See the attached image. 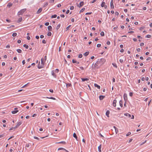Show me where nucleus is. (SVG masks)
Returning <instances> with one entry per match:
<instances>
[{
	"mask_svg": "<svg viewBox=\"0 0 152 152\" xmlns=\"http://www.w3.org/2000/svg\"><path fill=\"white\" fill-rule=\"evenodd\" d=\"M66 86H67V87H70L71 86V84L70 83L66 84Z\"/></svg>",
	"mask_w": 152,
	"mask_h": 152,
	"instance_id": "41",
	"label": "nucleus"
},
{
	"mask_svg": "<svg viewBox=\"0 0 152 152\" xmlns=\"http://www.w3.org/2000/svg\"><path fill=\"white\" fill-rule=\"evenodd\" d=\"M60 16L62 18H64L65 17V15L63 14L61 15Z\"/></svg>",
	"mask_w": 152,
	"mask_h": 152,
	"instance_id": "64",
	"label": "nucleus"
},
{
	"mask_svg": "<svg viewBox=\"0 0 152 152\" xmlns=\"http://www.w3.org/2000/svg\"><path fill=\"white\" fill-rule=\"evenodd\" d=\"M100 35L101 36H103L104 35V33L103 31H102L100 33Z\"/></svg>",
	"mask_w": 152,
	"mask_h": 152,
	"instance_id": "32",
	"label": "nucleus"
},
{
	"mask_svg": "<svg viewBox=\"0 0 152 152\" xmlns=\"http://www.w3.org/2000/svg\"><path fill=\"white\" fill-rule=\"evenodd\" d=\"M105 97V96H102V95L100 96H99V98L100 100H102Z\"/></svg>",
	"mask_w": 152,
	"mask_h": 152,
	"instance_id": "13",
	"label": "nucleus"
},
{
	"mask_svg": "<svg viewBox=\"0 0 152 152\" xmlns=\"http://www.w3.org/2000/svg\"><path fill=\"white\" fill-rule=\"evenodd\" d=\"M22 20V17H20V18H19L18 20V22L20 23L21 22Z\"/></svg>",
	"mask_w": 152,
	"mask_h": 152,
	"instance_id": "23",
	"label": "nucleus"
},
{
	"mask_svg": "<svg viewBox=\"0 0 152 152\" xmlns=\"http://www.w3.org/2000/svg\"><path fill=\"white\" fill-rule=\"evenodd\" d=\"M110 7L111 9H114V7L113 3H110Z\"/></svg>",
	"mask_w": 152,
	"mask_h": 152,
	"instance_id": "27",
	"label": "nucleus"
},
{
	"mask_svg": "<svg viewBox=\"0 0 152 152\" xmlns=\"http://www.w3.org/2000/svg\"><path fill=\"white\" fill-rule=\"evenodd\" d=\"M124 115L126 116H128L129 118H130L131 116V115L130 114L128 113L125 114Z\"/></svg>",
	"mask_w": 152,
	"mask_h": 152,
	"instance_id": "20",
	"label": "nucleus"
},
{
	"mask_svg": "<svg viewBox=\"0 0 152 152\" xmlns=\"http://www.w3.org/2000/svg\"><path fill=\"white\" fill-rule=\"evenodd\" d=\"M151 37V36L150 35H147L145 36V37L148 38H150Z\"/></svg>",
	"mask_w": 152,
	"mask_h": 152,
	"instance_id": "29",
	"label": "nucleus"
},
{
	"mask_svg": "<svg viewBox=\"0 0 152 152\" xmlns=\"http://www.w3.org/2000/svg\"><path fill=\"white\" fill-rule=\"evenodd\" d=\"M12 6V4H10L9 3L8 5H7V7H11Z\"/></svg>",
	"mask_w": 152,
	"mask_h": 152,
	"instance_id": "52",
	"label": "nucleus"
},
{
	"mask_svg": "<svg viewBox=\"0 0 152 152\" xmlns=\"http://www.w3.org/2000/svg\"><path fill=\"white\" fill-rule=\"evenodd\" d=\"M58 150V151L60 150H65V149L64 148H59Z\"/></svg>",
	"mask_w": 152,
	"mask_h": 152,
	"instance_id": "30",
	"label": "nucleus"
},
{
	"mask_svg": "<svg viewBox=\"0 0 152 152\" xmlns=\"http://www.w3.org/2000/svg\"><path fill=\"white\" fill-rule=\"evenodd\" d=\"M46 98H48V99H53V100H55L56 99L53 97H50V98H49V97H46Z\"/></svg>",
	"mask_w": 152,
	"mask_h": 152,
	"instance_id": "35",
	"label": "nucleus"
},
{
	"mask_svg": "<svg viewBox=\"0 0 152 152\" xmlns=\"http://www.w3.org/2000/svg\"><path fill=\"white\" fill-rule=\"evenodd\" d=\"M73 137H75L76 139V140H77V136L76 135V134L75 133H73Z\"/></svg>",
	"mask_w": 152,
	"mask_h": 152,
	"instance_id": "18",
	"label": "nucleus"
},
{
	"mask_svg": "<svg viewBox=\"0 0 152 152\" xmlns=\"http://www.w3.org/2000/svg\"><path fill=\"white\" fill-rule=\"evenodd\" d=\"M116 102H117V101L116 99H115L113 100V105L114 107H115L116 106Z\"/></svg>",
	"mask_w": 152,
	"mask_h": 152,
	"instance_id": "8",
	"label": "nucleus"
},
{
	"mask_svg": "<svg viewBox=\"0 0 152 152\" xmlns=\"http://www.w3.org/2000/svg\"><path fill=\"white\" fill-rule=\"evenodd\" d=\"M74 9V7L73 6H71L70 7V10H73Z\"/></svg>",
	"mask_w": 152,
	"mask_h": 152,
	"instance_id": "49",
	"label": "nucleus"
},
{
	"mask_svg": "<svg viewBox=\"0 0 152 152\" xmlns=\"http://www.w3.org/2000/svg\"><path fill=\"white\" fill-rule=\"evenodd\" d=\"M57 17V15H52L51 17V18H56Z\"/></svg>",
	"mask_w": 152,
	"mask_h": 152,
	"instance_id": "33",
	"label": "nucleus"
},
{
	"mask_svg": "<svg viewBox=\"0 0 152 152\" xmlns=\"http://www.w3.org/2000/svg\"><path fill=\"white\" fill-rule=\"evenodd\" d=\"M17 52L19 53H22V50L20 49H18L17 50Z\"/></svg>",
	"mask_w": 152,
	"mask_h": 152,
	"instance_id": "26",
	"label": "nucleus"
},
{
	"mask_svg": "<svg viewBox=\"0 0 152 152\" xmlns=\"http://www.w3.org/2000/svg\"><path fill=\"white\" fill-rule=\"evenodd\" d=\"M51 33L50 32H49L47 34V35L48 36H51Z\"/></svg>",
	"mask_w": 152,
	"mask_h": 152,
	"instance_id": "31",
	"label": "nucleus"
},
{
	"mask_svg": "<svg viewBox=\"0 0 152 152\" xmlns=\"http://www.w3.org/2000/svg\"><path fill=\"white\" fill-rule=\"evenodd\" d=\"M44 64H43V65L42 64H41V65H40L39 64H39L38 66V68L39 69H41L44 66Z\"/></svg>",
	"mask_w": 152,
	"mask_h": 152,
	"instance_id": "7",
	"label": "nucleus"
},
{
	"mask_svg": "<svg viewBox=\"0 0 152 152\" xmlns=\"http://www.w3.org/2000/svg\"><path fill=\"white\" fill-rule=\"evenodd\" d=\"M101 44H97V47L98 48L100 47L101 46Z\"/></svg>",
	"mask_w": 152,
	"mask_h": 152,
	"instance_id": "44",
	"label": "nucleus"
},
{
	"mask_svg": "<svg viewBox=\"0 0 152 152\" xmlns=\"http://www.w3.org/2000/svg\"><path fill=\"white\" fill-rule=\"evenodd\" d=\"M60 26H61V24H58L56 26V29L57 30H58V29L60 27Z\"/></svg>",
	"mask_w": 152,
	"mask_h": 152,
	"instance_id": "22",
	"label": "nucleus"
},
{
	"mask_svg": "<svg viewBox=\"0 0 152 152\" xmlns=\"http://www.w3.org/2000/svg\"><path fill=\"white\" fill-rule=\"evenodd\" d=\"M82 56H83L81 54H80L79 55L78 57L79 58H82Z\"/></svg>",
	"mask_w": 152,
	"mask_h": 152,
	"instance_id": "43",
	"label": "nucleus"
},
{
	"mask_svg": "<svg viewBox=\"0 0 152 152\" xmlns=\"http://www.w3.org/2000/svg\"><path fill=\"white\" fill-rule=\"evenodd\" d=\"M72 62L73 63H76L77 64H79V62L78 61H76V60H75L74 59H73L72 60Z\"/></svg>",
	"mask_w": 152,
	"mask_h": 152,
	"instance_id": "9",
	"label": "nucleus"
},
{
	"mask_svg": "<svg viewBox=\"0 0 152 152\" xmlns=\"http://www.w3.org/2000/svg\"><path fill=\"white\" fill-rule=\"evenodd\" d=\"M94 85L95 87H96L98 89H100V86L98 85L97 84L95 83Z\"/></svg>",
	"mask_w": 152,
	"mask_h": 152,
	"instance_id": "16",
	"label": "nucleus"
},
{
	"mask_svg": "<svg viewBox=\"0 0 152 152\" xmlns=\"http://www.w3.org/2000/svg\"><path fill=\"white\" fill-rule=\"evenodd\" d=\"M71 26V25H70L66 28V31H67V30H68L69 29V28Z\"/></svg>",
	"mask_w": 152,
	"mask_h": 152,
	"instance_id": "46",
	"label": "nucleus"
},
{
	"mask_svg": "<svg viewBox=\"0 0 152 152\" xmlns=\"http://www.w3.org/2000/svg\"><path fill=\"white\" fill-rule=\"evenodd\" d=\"M105 60L104 58L98 59V61H96L97 63L99 65L100 67L105 62Z\"/></svg>",
	"mask_w": 152,
	"mask_h": 152,
	"instance_id": "1",
	"label": "nucleus"
},
{
	"mask_svg": "<svg viewBox=\"0 0 152 152\" xmlns=\"http://www.w3.org/2000/svg\"><path fill=\"white\" fill-rule=\"evenodd\" d=\"M85 8H83L80 10V12H83V11H84L85 10Z\"/></svg>",
	"mask_w": 152,
	"mask_h": 152,
	"instance_id": "37",
	"label": "nucleus"
},
{
	"mask_svg": "<svg viewBox=\"0 0 152 152\" xmlns=\"http://www.w3.org/2000/svg\"><path fill=\"white\" fill-rule=\"evenodd\" d=\"M44 37V36L43 35H41L40 36V38L41 39L43 38Z\"/></svg>",
	"mask_w": 152,
	"mask_h": 152,
	"instance_id": "61",
	"label": "nucleus"
},
{
	"mask_svg": "<svg viewBox=\"0 0 152 152\" xmlns=\"http://www.w3.org/2000/svg\"><path fill=\"white\" fill-rule=\"evenodd\" d=\"M57 143L65 144L66 142L65 141H61V142H58Z\"/></svg>",
	"mask_w": 152,
	"mask_h": 152,
	"instance_id": "36",
	"label": "nucleus"
},
{
	"mask_svg": "<svg viewBox=\"0 0 152 152\" xmlns=\"http://www.w3.org/2000/svg\"><path fill=\"white\" fill-rule=\"evenodd\" d=\"M16 129V128H15V127H12L10 129V130H13V129Z\"/></svg>",
	"mask_w": 152,
	"mask_h": 152,
	"instance_id": "40",
	"label": "nucleus"
},
{
	"mask_svg": "<svg viewBox=\"0 0 152 152\" xmlns=\"http://www.w3.org/2000/svg\"><path fill=\"white\" fill-rule=\"evenodd\" d=\"M133 93L132 92H130L129 93V96H132L133 95Z\"/></svg>",
	"mask_w": 152,
	"mask_h": 152,
	"instance_id": "53",
	"label": "nucleus"
},
{
	"mask_svg": "<svg viewBox=\"0 0 152 152\" xmlns=\"http://www.w3.org/2000/svg\"><path fill=\"white\" fill-rule=\"evenodd\" d=\"M144 45V43H141L140 44V45L141 46H142Z\"/></svg>",
	"mask_w": 152,
	"mask_h": 152,
	"instance_id": "57",
	"label": "nucleus"
},
{
	"mask_svg": "<svg viewBox=\"0 0 152 152\" xmlns=\"http://www.w3.org/2000/svg\"><path fill=\"white\" fill-rule=\"evenodd\" d=\"M49 22H46L45 23V25L46 26H48L49 25Z\"/></svg>",
	"mask_w": 152,
	"mask_h": 152,
	"instance_id": "48",
	"label": "nucleus"
},
{
	"mask_svg": "<svg viewBox=\"0 0 152 152\" xmlns=\"http://www.w3.org/2000/svg\"><path fill=\"white\" fill-rule=\"evenodd\" d=\"M84 3L83 1H81L80 3L79 4H77V6L79 7L80 8L81 7L83 6L84 5Z\"/></svg>",
	"mask_w": 152,
	"mask_h": 152,
	"instance_id": "4",
	"label": "nucleus"
},
{
	"mask_svg": "<svg viewBox=\"0 0 152 152\" xmlns=\"http://www.w3.org/2000/svg\"><path fill=\"white\" fill-rule=\"evenodd\" d=\"M89 53V52L88 51L86 52V53H84L83 55L85 56H86L88 55Z\"/></svg>",
	"mask_w": 152,
	"mask_h": 152,
	"instance_id": "21",
	"label": "nucleus"
},
{
	"mask_svg": "<svg viewBox=\"0 0 152 152\" xmlns=\"http://www.w3.org/2000/svg\"><path fill=\"white\" fill-rule=\"evenodd\" d=\"M27 38L28 40H29L30 39V37L29 36H27Z\"/></svg>",
	"mask_w": 152,
	"mask_h": 152,
	"instance_id": "60",
	"label": "nucleus"
},
{
	"mask_svg": "<svg viewBox=\"0 0 152 152\" xmlns=\"http://www.w3.org/2000/svg\"><path fill=\"white\" fill-rule=\"evenodd\" d=\"M105 3L104 2H102L101 4V6L102 7H103L105 5Z\"/></svg>",
	"mask_w": 152,
	"mask_h": 152,
	"instance_id": "25",
	"label": "nucleus"
},
{
	"mask_svg": "<svg viewBox=\"0 0 152 152\" xmlns=\"http://www.w3.org/2000/svg\"><path fill=\"white\" fill-rule=\"evenodd\" d=\"M119 104L120 106L122 107H123V102L121 100L119 101Z\"/></svg>",
	"mask_w": 152,
	"mask_h": 152,
	"instance_id": "17",
	"label": "nucleus"
},
{
	"mask_svg": "<svg viewBox=\"0 0 152 152\" xmlns=\"http://www.w3.org/2000/svg\"><path fill=\"white\" fill-rule=\"evenodd\" d=\"M43 59L42 58L41 59V64L43 65V64H44L43 62Z\"/></svg>",
	"mask_w": 152,
	"mask_h": 152,
	"instance_id": "42",
	"label": "nucleus"
},
{
	"mask_svg": "<svg viewBox=\"0 0 152 152\" xmlns=\"http://www.w3.org/2000/svg\"><path fill=\"white\" fill-rule=\"evenodd\" d=\"M48 29L49 31H51L52 27L51 26H49L48 27Z\"/></svg>",
	"mask_w": 152,
	"mask_h": 152,
	"instance_id": "19",
	"label": "nucleus"
},
{
	"mask_svg": "<svg viewBox=\"0 0 152 152\" xmlns=\"http://www.w3.org/2000/svg\"><path fill=\"white\" fill-rule=\"evenodd\" d=\"M91 67L92 69H94L95 68H100V66L97 63V62H96L95 64L94 63L92 64Z\"/></svg>",
	"mask_w": 152,
	"mask_h": 152,
	"instance_id": "2",
	"label": "nucleus"
},
{
	"mask_svg": "<svg viewBox=\"0 0 152 152\" xmlns=\"http://www.w3.org/2000/svg\"><path fill=\"white\" fill-rule=\"evenodd\" d=\"M113 66H114V67H115L116 68H117V65L116 64H112Z\"/></svg>",
	"mask_w": 152,
	"mask_h": 152,
	"instance_id": "38",
	"label": "nucleus"
},
{
	"mask_svg": "<svg viewBox=\"0 0 152 152\" xmlns=\"http://www.w3.org/2000/svg\"><path fill=\"white\" fill-rule=\"evenodd\" d=\"M119 61L121 63H122L123 62V60L122 59H121L119 60Z\"/></svg>",
	"mask_w": 152,
	"mask_h": 152,
	"instance_id": "54",
	"label": "nucleus"
},
{
	"mask_svg": "<svg viewBox=\"0 0 152 152\" xmlns=\"http://www.w3.org/2000/svg\"><path fill=\"white\" fill-rule=\"evenodd\" d=\"M113 128L114 129L116 134H117L118 132L117 128L115 126H113Z\"/></svg>",
	"mask_w": 152,
	"mask_h": 152,
	"instance_id": "14",
	"label": "nucleus"
},
{
	"mask_svg": "<svg viewBox=\"0 0 152 152\" xmlns=\"http://www.w3.org/2000/svg\"><path fill=\"white\" fill-rule=\"evenodd\" d=\"M24 47H25L26 49H28V46L26 45V44H24L23 45Z\"/></svg>",
	"mask_w": 152,
	"mask_h": 152,
	"instance_id": "28",
	"label": "nucleus"
},
{
	"mask_svg": "<svg viewBox=\"0 0 152 152\" xmlns=\"http://www.w3.org/2000/svg\"><path fill=\"white\" fill-rule=\"evenodd\" d=\"M26 9H23L21 10L20 11H19L18 13V15H22L24 12L26 10Z\"/></svg>",
	"mask_w": 152,
	"mask_h": 152,
	"instance_id": "3",
	"label": "nucleus"
},
{
	"mask_svg": "<svg viewBox=\"0 0 152 152\" xmlns=\"http://www.w3.org/2000/svg\"><path fill=\"white\" fill-rule=\"evenodd\" d=\"M115 15H119V13L118 12H116L115 13Z\"/></svg>",
	"mask_w": 152,
	"mask_h": 152,
	"instance_id": "58",
	"label": "nucleus"
},
{
	"mask_svg": "<svg viewBox=\"0 0 152 152\" xmlns=\"http://www.w3.org/2000/svg\"><path fill=\"white\" fill-rule=\"evenodd\" d=\"M42 43L44 44H46V42L45 40H43L42 41Z\"/></svg>",
	"mask_w": 152,
	"mask_h": 152,
	"instance_id": "47",
	"label": "nucleus"
},
{
	"mask_svg": "<svg viewBox=\"0 0 152 152\" xmlns=\"http://www.w3.org/2000/svg\"><path fill=\"white\" fill-rule=\"evenodd\" d=\"M80 68L81 69V70H84V68H83V67L82 66H80Z\"/></svg>",
	"mask_w": 152,
	"mask_h": 152,
	"instance_id": "63",
	"label": "nucleus"
},
{
	"mask_svg": "<svg viewBox=\"0 0 152 152\" xmlns=\"http://www.w3.org/2000/svg\"><path fill=\"white\" fill-rule=\"evenodd\" d=\"M22 64H23H23H24L25 63V60H23V61H22Z\"/></svg>",
	"mask_w": 152,
	"mask_h": 152,
	"instance_id": "62",
	"label": "nucleus"
},
{
	"mask_svg": "<svg viewBox=\"0 0 152 152\" xmlns=\"http://www.w3.org/2000/svg\"><path fill=\"white\" fill-rule=\"evenodd\" d=\"M22 123L20 121L18 122L15 126V128H16L18 127L22 124Z\"/></svg>",
	"mask_w": 152,
	"mask_h": 152,
	"instance_id": "6",
	"label": "nucleus"
},
{
	"mask_svg": "<svg viewBox=\"0 0 152 152\" xmlns=\"http://www.w3.org/2000/svg\"><path fill=\"white\" fill-rule=\"evenodd\" d=\"M110 111L108 110H107V111L106 113V115L107 116V117H109V114H110Z\"/></svg>",
	"mask_w": 152,
	"mask_h": 152,
	"instance_id": "11",
	"label": "nucleus"
},
{
	"mask_svg": "<svg viewBox=\"0 0 152 152\" xmlns=\"http://www.w3.org/2000/svg\"><path fill=\"white\" fill-rule=\"evenodd\" d=\"M17 35V34L16 33H13V34H12V36L14 37L16 36Z\"/></svg>",
	"mask_w": 152,
	"mask_h": 152,
	"instance_id": "34",
	"label": "nucleus"
},
{
	"mask_svg": "<svg viewBox=\"0 0 152 152\" xmlns=\"http://www.w3.org/2000/svg\"><path fill=\"white\" fill-rule=\"evenodd\" d=\"M34 138L35 139H37V140H39V138L38 137H37L34 136Z\"/></svg>",
	"mask_w": 152,
	"mask_h": 152,
	"instance_id": "56",
	"label": "nucleus"
},
{
	"mask_svg": "<svg viewBox=\"0 0 152 152\" xmlns=\"http://www.w3.org/2000/svg\"><path fill=\"white\" fill-rule=\"evenodd\" d=\"M52 75L54 77H56V76L55 75V74L54 73V71H52Z\"/></svg>",
	"mask_w": 152,
	"mask_h": 152,
	"instance_id": "39",
	"label": "nucleus"
},
{
	"mask_svg": "<svg viewBox=\"0 0 152 152\" xmlns=\"http://www.w3.org/2000/svg\"><path fill=\"white\" fill-rule=\"evenodd\" d=\"M102 148V145H100L98 147V150L99 152H101V148Z\"/></svg>",
	"mask_w": 152,
	"mask_h": 152,
	"instance_id": "12",
	"label": "nucleus"
},
{
	"mask_svg": "<svg viewBox=\"0 0 152 152\" xmlns=\"http://www.w3.org/2000/svg\"><path fill=\"white\" fill-rule=\"evenodd\" d=\"M92 14V12H87L86 13V15H91Z\"/></svg>",
	"mask_w": 152,
	"mask_h": 152,
	"instance_id": "50",
	"label": "nucleus"
},
{
	"mask_svg": "<svg viewBox=\"0 0 152 152\" xmlns=\"http://www.w3.org/2000/svg\"><path fill=\"white\" fill-rule=\"evenodd\" d=\"M124 98L125 101H126L127 100V94H124Z\"/></svg>",
	"mask_w": 152,
	"mask_h": 152,
	"instance_id": "5",
	"label": "nucleus"
},
{
	"mask_svg": "<svg viewBox=\"0 0 152 152\" xmlns=\"http://www.w3.org/2000/svg\"><path fill=\"white\" fill-rule=\"evenodd\" d=\"M42 10V8H40L37 11V14H39L40 13Z\"/></svg>",
	"mask_w": 152,
	"mask_h": 152,
	"instance_id": "10",
	"label": "nucleus"
},
{
	"mask_svg": "<svg viewBox=\"0 0 152 152\" xmlns=\"http://www.w3.org/2000/svg\"><path fill=\"white\" fill-rule=\"evenodd\" d=\"M131 134V132H129L127 134H126V136H128L130 135Z\"/></svg>",
	"mask_w": 152,
	"mask_h": 152,
	"instance_id": "45",
	"label": "nucleus"
},
{
	"mask_svg": "<svg viewBox=\"0 0 152 152\" xmlns=\"http://www.w3.org/2000/svg\"><path fill=\"white\" fill-rule=\"evenodd\" d=\"M107 44L108 45H110V42L109 41H107Z\"/></svg>",
	"mask_w": 152,
	"mask_h": 152,
	"instance_id": "59",
	"label": "nucleus"
},
{
	"mask_svg": "<svg viewBox=\"0 0 152 152\" xmlns=\"http://www.w3.org/2000/svg\"><path fill=\"white\" fill-rule=\"evenodd\" d=\"M18 111V110H14L12 111V113L13 114H15L17 113Z\"/></svg>",
	"mask_w": 152,
	"mask_h": 152,
	"instance_id": "24",
	"label": "nucleus"
},
{
	"mask_svg": "<svg viewBox=\"0 0 152 152\" xmlns=\"http://www.w3.org/2000/svg\"><path fill=\"white\" fill-rule=\"evenodd\" d=\"M151 58L150 57H149L147 59H146V60L147 61H149L150 60H151Z\"/></svg>",
	"mask_w": 152,
	"mask_h": 152,
	"instance_id": "55",
	"label": "nucleus"
},
{
	"mask_svg": "<svg viewBox=\"0 0 152 152\" xmlns=\"http://www.w3.org/2000/svg\"><path fill=\"white\" fill-rule=\"evenodd\" d=\"M81 79L82 81H83V82L85 81H87L89 80L87 78H81Z\"/></svg>",
	"mask_w": 152,
	"mask_h": 152,
	"instance_id": "15",
	"label": "nucleus"
},
{
	"mask_svg": "<svg viewBox=\"0 0 152 152\" xmlns=\"http://www.w3.org/2000/svg\"><path fill=\"white\" fill-rule=\"evenodd\" d=\"M54 0H50V1L49 2L50 3H53L54 2Z\"/></svg>",
	"mask_w": 152,
	"mask_h": 152,
	"instance_id": "51",
	"label": "nucleus"
}]
</instances>
